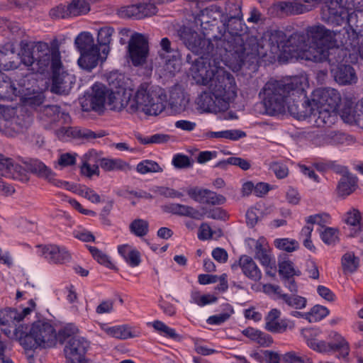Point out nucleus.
I'll return each mask as SVG.
<instances>
[{"label":"nucleus","instance_id":"obj_1","mask_svg":"<svg viewBox=\"0 0 363 363\" xmlns=\"http://www.w3.org/2000/svg\"><path fill=\"white\" fill-rule=\"evenodd\" d=\"M232 56L215 57L211 60L201 58L193 63L191 73L196 84L208 86L215 97L220 101L225 100L227 106L237 96V85L234 77L227 72L221 62Z\"/></svg>","mask_w":363,"mask_h":363},{"label":"nucleus","instance_id":"obj_2","mask_svg":"<svg viewBox=\"0 0 363 363\" xmlns=\"http://www.w3.org/2000/svg\"><path fill=\"white\" fill-rule=\"evenodd\" d=\"M234 57L236 65L241 67L245 61H252L257 57H264L269 52L272 54L286 52V35L279 30H267L258 39L257 37L244 34L235 39Z\"/></svg>","mask_w":363,"mask_h":363},{"label":"nucleus","instance_id":"obj_3","mask_svg":"<svg viewBox=\"0 0 363 363\" xmlns=\"http://www.w3.org/2000/svg\"><path fill=\"white\" fill-rule=\"evenodd\" d=\"M38 72L43 73L48 67L52 72L50 91L57 94H67L75 83V76L64 67L56 39L50 45L45 42L37 44Z\"/></svg>","mask_w":363,"mask_h":363},{"label":"nucleus","instance_id":"obj_4","mask_svg":"<svg viewBox=\"0 0 363 363\" xmlns=\"http://www.w3.org/2000/svg\"><path fill=\"white\" fill-rule=\"evenodd\" d=\"M303 80V75L286 77L280 79H269L259 93V95L262 94L267 113L271 116L284 113L292 92L300 90L299 87Z\"/></svg>","mask_w":363,"mask_h":363},{"label":"nucleus","instance_id":"obj_5","mask_svg":"<svg viewBox=\"0 0 363 363\" xmlns=\"http://www.w3.org/2000/svg\"><path fill=\"white\" fill-rule=\"evenodd\" d=\"M181 40L191 52L200 57L197 60L205 58L206 60H211L215 57L232 56L234 57V50L233 45L220 35H214L212 39H206L201 34L192 30L191 28H184L180 33Z\"/></svg>","mask_w":363,"mask_h":363},{"label":"nucleus","instance_id":"obj_6","mask_svg":"<svg viewBox=\"0 0 363 363\" xmlns=\"http://www.w3.org/2000/svg\"><path fill=\"white\" fill-rule=\"evenodd\" d=\"M16 330V336L25 350L46 349L56 345L55 328L49 321L38 320L30 326L21 324Z\"/></svg>","mask_w":363,"mask_h":363},{"label":"nucleus","instance_id":"obj_7","mask_svg":"<svg viewBox=\"0 0 363 363\" xmlns=\"http://www.w3.org/2000/svg\"><path fill=\"white\" fill-rule=\"evenodd\" d=\"M167 96L161 88H149L141 84L133 99H128L126 108L131 113L143 112L148 116H157L166 107Z\"/></svg>","mask_w":363,"mask_h":363},{"label":"nucleus","instance_id":"obj_8","mask_svg":"<svg viewBox=\"0 0 363 363\" xmlns=\"http://www.w3.org/2000/svg\"><path fill=\"white\" fill-rule=\"evenodd\" d=\"M321 9V18L323 21L340 26L347 21L351 26L362 27L363 26V9L349 13L347 8L341 6L337 0H325Z\"/></svg>","mask_w":363,"mask_h":363},{"label":"nucleus","instance_id":"obj_9","mask_svg":"<svg viewBox=\"0 0 363 363\" xmlns=\"http://www.w3.org/2000/svg\"><path fill=\"white\" fill-rule=\"evenodd\" d=\"M332 44L339 45L363 59V26L344 27L338 31H332Z\"/></svg>","mask_w":363,"mask_h":363},{"label":"nucleus","instance_id":"obj_10","mask_svg":"<svg viewBox=\"0 0 363 363\" xmlns=\"http://www.w3.org/2000/svg\"><path fill=\"white\" fill-rule=\"evenodd\" d=\"M307 84V79L303 76V80L300 90H296L292 92L291 97L287 102L286 109L289 113L294 118L302 120L311 115H315L317 106L312 101L311 96L310 98L306 96L305 86Z\"/></svg>","mask_w":363,"mask_h":363},{"label":"nucleus","instance_id":"obj_11","mask_svg":"<svg viewBox=\"0 0 363 363\" xmlns=\"http://www.w3.org/2000/svg\"><path fill=\"white\" fill-rule=\"evenodd\" d=\"M223 6V12L224 15V24L221 27H218V33L226 41L230 40V44L233 48H235V38L237 36H244L236 32H230L228 30V23L233 19H240L242 17L241 1L240 0H226Z\"/></svg>","mask_w":363,"mask_h":363},{"label":"nucleus","instance_id":"obj_12","mask_svg":"<svg viewBox=\"0 0 363 363\" xmlns=\"http://www.w3.org/2000/svg\"><path fill=\"white\" fill-rule=\"evenodd\" d=\"M157 8L151 0H132V4L120 7L117 14L123 18L143 19L156 14Z\"/></svg>","mask_w":363,"mask_h":363},{"label":"nucleus","instance_id":"obj_13","mask_svg":"<svg viewBox=\"0 0 363 363\" xmlns=\"http://www.w3.org/2000/svg\"><path fill=\"white\" fill-rule=\"evenodd\" d=\"M90 347V342L84 337L74 336L65 343L64 353L66 363H87L86 354Z\"/></svg>","mask_w":363,"mask_h":363},{"label":"nucleus","instance_id":"obj_14","mask_svg":"<svg viewBox=\"0 0 363 363\" xmlns=\"http://www.w3.org/2000/svg\"><path fill=\"white\" fill-rule=\"evenodd\" d=\"M128 51L134 66L143 65L146 62L149 54L147 38L140 33H135L129 40Z\"/></svg>","mask_w":363,"mask_h":363},{"label":"nucleus","instance_id":"obj_15","mask_svg":"<svg viewBox=\"0 0 363 363\" xmlns=\"http://www.w3.org/2000/svg\"><path fill=\"white\" fill-rule=\"evenodd\" d=\"M311 97L317 108H338L341 102L340 94L332 88L316 89L311 93Z\"/></svg>","mask_w":363,"mask_h":363},{"label":"nucleus","instance_id":"obj_16","mask_svg":"<svg viewBox=\"0 0 363 363\" xmlns=\"http://www.w3.org/2000/svg\"><path fill=\"white\" fill-rule=\"evenodd\" d=\"M182 189L186 193L190 199L199 203L215 206L223 204L226 201L224 196L197 186H189Z\"/></svg>","mask_w":363,"mask_h":363},{"label":"nucleus","instance_id":"obj_17","mask_svg":"<svg viewBox=\"0 0 363 363\" xmlns=\"http://www.w3.org/2000/svg\"><path fill=\"white\" fill-rule=\"evenodd\" d=\"M92 94L82 101V108L84 111H101L104 108L107 88L101 83H95L92 86Z\"/></svg>","mask_w":363,"mask_h":363},{"label":"nucleus","instance_id":"obj_18","mask_svg":"<svg viewBox=\"0 0 363 363\" xmlns=\"http://www.w3.org/2000/svg\"><path fill=\"white\" fill-rule=\"evenodd\" d=\"M104 152L95 149H90L82 158V164L80 167V173L89 178L94 175L100 176L99 167L101 160L104 159Z\"/></svg>","mask_w":363,"mask_h":363},{"label":"nucleus","instance_id":"obj_19","mask_svg":"<svg viewBox=\"0 0 363 363\" xmlns=\"http://www.w3.org/2000/svg\"><path fill=\"white\" fill-rule=\"evenodd\" d=\"M41 256L49 263L63 264L69 262L72 259L70 253L65 247H60L57 245H40Z\"/></svg>","mask_w":363,"mask_h":363},{"label":"nucleus","instance_id":"obj_20","mask_svg":"<svg viewBox=\"0 0 363 363\" xmlns=\"http://www.w3.org/2000/svg\"><path fill=\"white\" fill-rule=\"evenodd\" d=\"M20 65V57L16 52L15 44L9 41L0 45V69L5 71L13 70Z\"/></svg>","mask_w":363,"mask_h":363},{"label":"nucleus","instance_id":"obj_21","mask_svg":"<svg viewBox=\"0 0 363 363\" xmlns=\"http://www.w3.org/2000/svg\"><path fill=\"white\" fill-rule=\"evenodd\" d=\"M199 108L206 112L219 113L227 111L229 108L225 100L220 101L215 97L211 91L202 92L196 99Z\"/></svg>","mask_w":363,"mask_h":363},{"label":"nucleus","instance_id":"obj_22","mask_svg":"<svg viewBox=\"0 0 363 363\" xmlns=\"http://www.w3.org/2000/svg\"><path fill=\"white\" fill-rule=\"evenodd\" d=\"M22 81L23 84H21L18 89L8 76L0 73V100L13 101L14 97L21 96L24 91L30 90V88L24 87L25 82L29 81L28 77H25Z\"/></svg>","mask_w":363,"mask_h":363},{"label":"nucleus","instance_id":"obj_23","mask_svg":"<svg viewBox=\"0 0 363 363\" xmlns=\"http://www.w3.org/2000/svg\"><path fill=\"white\" fill-rule=\"evenodd\" d=\"M238 267L241 268L243 274L249 279L259 281L262 279V272L251 257L241 255L239 259L231 265V269L234 270Z\"/></svg>","mask_w":363,"mask_h":363},{"label":"nucleus","instance_id":"obj_24","mask_svg":"<svg viewBox=\"0 0 363 363\" xmlns=\"http://www.w3.org/2000/svg\"><path fill=\"white\" fill-rule=\"evenodd\" d=\"M161 208L164 213L189 217L195 220H201L205 215L204 213L200 212L192 206L181 203H172L162 206Z\"/></svg>","mask_w":363,"mask_h":363},{"label":"nucleus","instance_id":"obj_25","mask_svg":"<svg viewBox=\"0 0 363 363\" xmlns=\"http://www.w3.org/2000/svg\"><path fill=\"white\" fill-rule=\"evenodd\" d=\"M306 38L309 43L332 44V31L324 26L318 24L306 28Z\"/></svg>","mask_w":363,"mask_h":363},{"label":"nucleus","instance_id":"obj_26","mask_svg":"<svg viewBox=\"0 0 363 363\" xmlns=\"http://www.w3.org/2000/svg\"><path fill=\"white\" fill-rule=\"evenodd\" d=\"M123 77L117 73H111L107 78L109 88L107 89V103L108 105L113 104L120 99L121 96L125 94V87L123 82Z\"/></svg>","mask_w":363,"mask_h":363},{"label":"nucleus","instance_id":"obj_27","mask_svg":"<svg viewBox=\"0 0 363 363\" xmlns=\"http://www.w3.org/2000/svg\"><path fill=\"white\" fill-rule=\"evenodd\" d=\"M37 42L35 45L32 43L26 40H22L20 43V51L17 55L20 57L21 65L23 64L26 67L33 65L34 62L38 65V50Z\"/></svg>","mask_w":363,"mask_h":363},{"label":"nucleus","instance_id":"obj_28","mask_svg":"<svg viewBox=\"0 0 363 363\" xmlns=\"http://www.w3.org/2000/svg\"><path fill=\"white\" fill-rule=\"evenodd\" d=\"M363 140V138H359ZM311 142L315 145H332L339 149L354 144L363 145V141L357 140V138H311Z\"/></svg>","mask_w":363,"mask_h":363},{"label":"nucleus","instance_id":"obj_29","mask_svg":"<svg viewBox=\"0 0 363 363\" xmlns=\"http://www.w3.org/2000/svg\"><path fill=\"white\" fill-rule=\"evenodd\" d=\"M328 48L329 44L310 43L309 47L303 50L301 57L315 62L326 61Z\"/></svg>","mask_w":363,"mask_h":363},{"label":"nucleus","instance_id":"obj_30","mask_svg":"<svg viewBox=\"0 0 363 363\" xmlns=\"http://www.w3.org/2000/svg\"><path fill=\"white\" fill-rule=\"evenodd\" d=\"M281 315V311L277 308H272L269 311L265 317L266 326L265 328L274 333H284L288 328V320L283 319L278 321Z\"/></svg>","mask_w":363,"mask_h":363},{"label":"nucleus","instance_id":"obj_31","mask_svg":"<svg viewBox=\"0 0 363 363\" xmlns=\"http://www.w3.org/2000/svg\"><path fill=\"white\" fill-rule=\"evenodd\" d=\"M335 80L341 85L352 84L357 80L354 68L350 65H340L336 69H333Z\"/></svg>","mask_w":363,"mask_h":363},{"label":"nucleus","instance_id":"obj_32","mask_svg":"<svg viewBox=\"0 0 363 363\" xmlns=\"http://www.w3.org/2000/svg\"><path fill=\"white\" fill-rule=\"evenodd\" d=\"M104 330L109 336L121 340L138 337L141 334L139 330L128 325L110 326L104 328Z\"/></svg>","mask_w":363,"mask_h":363},{"label":"nucleus","instance_id":"obj_33","mask_svg":"<svg viewBox=\"0 0 363 363\" xmlns=\"http://www.w3.org/2000/svg\"><path fill=\"white\" fill-rule=\"evenodd\" d=\"M199 16L201 24L217 22L218 21H220L222 25L224 24L223 6L220 4H211L205 8L201 11Z\"/></svg>","mask_w":363,"mask_h":363},{"label":"nucleus","instance_id":"obj_34","mask_svg":"<svg viewBox=\"0 0 363 363\" xmlns=\"http://www.w3.org/2000/svg\"><path fill=\"white\" fill-rule=\"evenodd\" d=\"M330 341L327 342L329 352H339L342 357H347L350 352V344L346 339L335 331L329 335Z\"/></svg>","mask_w":363,"mask_h":363},{"label":"nucleus","instance_id":"obj_35","mask_svg":"<svg viewBox=\"0 0 363 363\" xmlns=\"http://www.w3.org/2000/svg\"><path fill=\"white\" fill-rule=\"evenodd\" d=\"M27 172L36 175L39 178L51 180L52 169L44 162L38 159H30L24 162Z\"/></svg>","mask_w":363,"mask_h":363},{"label":"nucleus","instance_id":"obj_36","mask_svg":"<svg viewBox=\"0 0 363 363\" xmlns=\"http://www.w3.org/2000/svg\"><path fill=\"white\" fill-rule=\"evenodd\" d=\"M18 311L16 308H5L0 310V326H7L4 333H11L10 328H13L16 335V328H18Z\"/></svg>","mask_w":363,"mask_h":363},{"label":"nucleus","instance_id":"obj_37","mask_svg":"<svg viewBox=\"0 0 363 363\" xmlns=\"http://www.w3.org/2000/svg\"><path fill=\"white\" fill-rule=\"evenodd\" d=\"M345 223L349 230L348 236L357 237L363 231V223L361 213L358 210L354 209L347 213Z\"/></svg>","mask_w":363,"mask_h":363},{"label":"nucleus","instance_id":"obj_38","mask_svg":"<svg viewBox=\"0 0 363 363\" xmlns=\"http://www.w3.org/2000/svg\"><path fill=\"white\" fill-rule=\"evenodd\" d=\"M357 183V178L350 172L343 174L337 186V194L343 197L350 195L355 190Z\"/></svg>","mask_w":363,"mask_h":363},{"label":"nucleus","instance_id":"obj_39","mask_svg":"<svg viewBox=\"0 0 363 363\" xmlns=\"http://www.w3.org/2000/svg\"><path fill=\"white\" fill-rule=\"evenodd\" d=\"M99 57V48L81 52V56L78 60V65L82 69L91 70L98 65Z\"/></svg>","mask_w":363,"mask_h":363},{"label":"nucleus","instance_id":"obj_40","mask_svg":"<svg viewBox=\"0 0 363 363\" xmlns=\"http://www.w3.org/2000/svg\"><path fill=\"white\" fill-rule=\"evenodd\" d=\"M100 167L104 172H126L129 164L121 158L104 157Z\"/></svg>","mask_w":363,"mask_h":363},{"label":"nucleus","instance_id":"obj_41","mask_svg":"<svg viewBox=\"0 0 363 363\" xmlns=\"http://www.w3.org/2000/svg\"><path fill=\"white\" fill-rule=\"evenodd\" d=\"M306 40V33H294L289 38H286V52H303Z\"/></svg>","mask_w":363,"mask_h":363},{"label":"nucleus","instance_id":"obj_42","mask_svg":"<svg viewBox=\"0 0 363 363\" xmlns=\"http://www.w3.org/2000/svg\"><path fill=\"white\" fill-rule=\"evenodd\" d=\"M89 252L91 255L93 259L96 261L99 264L113 271H118V269L113 263L111 257L106 253L100 250L95 246L86 245Z\"/></svg>","mask_w":363,"mask_h":363},{"label":"nucleus","instance_id":"obj_43","mask_svg":"<svg viewBox=\"0 0 363 363\" xmlns=\"http://www.w3.org/2000/svg\"><path fill=\"white\" fill-rule=\"evenodd\" d=\"M74 43L80 53L99 48L98 45L94 44L92 35L89 32H82L79 34L75 38Z\"/></svg>","mask_w":363,"mask_h":363},{"label":"nucleus","instance_id":"obj_44","mask_svg":"<svg viewBox=\"0 0 363 363\" xmlns=\"http://www.w3.org/2000/svg\"><path fill=\"white\" fill-rule=\"evenodd\" d=\"M223 313L218 315H213L209 316L206 323L211 325H220L226 322L230 316L234 313L233 307L228 303H223L221 305Z\"/></svg>","mask_w":363,"mask_h":363},{"label":"nucleus","instance_id":"obj_45","mask_svg":"<svg viewBox=\"0 0 363 363\" xmlns=\"http://www.w3.org/2000/svg\"><path fill=\"white\" fill-rule=\"evenodd\" d=\"M184 89L179 85L172 87L169 91V104L172 108L182 109L185 106Z\"/></svg>","mask_w":363,"mask_h":363},{"label":"nucleus","instance_id":"obj_46","mask_svg":"<svg viewBox=\"0 0 363 363\" xmlns=\"http://www.w3.org/2000/svg\"><path fill=\"white\" fill-rule=\"evenodd\" d=\"M79 332V328L74 323H67L64 327L60 328L58 332H56L55 329V335L56 337V344L59 342L60 345H63L69 338L77 336Z\"/></svg>","mask_w":363,"mask_h":363},{"label":"nucleus","instance_id":"obj_47","mask_svg":"<svg viewBox=\"0 0 363 363\" xmlns=\"http://www.w3.org/2000/svg\"><path fill=\"white\" fill-rule=\"evenodd\" d=\"M359 111L361 114L357 113V111L352 106L345 107L341 110V118L347 123L363 125V104L361 105Z\"/></svg>","mask_w":363,"mask_h":363},{"label":"nucleus","instance_id":"obj_48","mask_svg":"<svg viewBox=\"0 0 363 363\" xmlns=\"http://www.w3.org/2000/svg\"><path fill=\"white\" fill-rule=\"evenodd\" d=\"M337 108H317L315 110V115L318 113L317 122L319 125L322 123L330 126L337 118Z\"/></svg>","mask_w":363,"mask_h":363},{"label":"nucleus","instance_id":"obj_49","mask_svg":"<svg viewBox=\"0 0 363 363\" xmlns=\"http://www.w3.org/2000/svg\"><path fill=\"white\" fill-rule=\"evenodd\" d=\"M153 328L159 333L160 335L170 338L175 341H181L182 337L178 334L175 329L169 327L161 320H155L152 323Z\"/></svg>","mask_w":363,"mask_h":363},{"label":"nucleus","instance_id":"obj_50","mask_svg":"<svg viewBox=\"0 0 363 363\" xmlns=\"http://www.w3.org/2000/svg\"><path fill=\"white\" fill-rule=\"evenodd\" d=\"M346 51L347 50L339 45L329 44L328 55H327L326 61H328L330 65H338L344 61L347 55Z\"/></svg>","mask_w":363,"mask_h":363},{"label":"nucleus","instance_id":"obj_51","mask_svg":"<svg viewBox=\"0 0 363 363\" xmlns=\"http://www.w3.org/2000/svg\"><path fill=\"white\" fill-rule=\"evenodd\" d=\"M149 222L145 219L135 218L129 225L131 234L138 238H143L149 233Z\"/></svg>","mask_w":363,"mask_h":363},{"label":"nucleus","instance_id":"obj_52","mask_svg":"<svg viewBox=\"0 0 363 363\" xmlns=\"http://www.w3.org/2000/svg\"><path fill=\"white\" fill-rule=\"evenodd\" d=\"M114 33V29L112 27L106 26L101 28L98 32L97 40L100 46L104 47L102 52L107 55L109 52V44L111 41V37Z\"/></svg>","mask_w":363,"mask_h":363},{"label":"nucleus","instance_id":"obj_53","mask_svg":"<svg viewBox=\"0 0 363 363\" xmlns=\"http://www.w3.org/2000/svg\"><path fill=\"white\" fill-rule=\"evenodd\" d=\"M60 134L62 136H106L108 135L104 131L96 133L91 130H86L82 131L77 128L74 127H63L59 130Z\"/></svg>","mask_w":363,"mask_h":363},{"label":"nucleus","instance_id":"obj_54","mask_svg":"<svg viewBox=\"0 0 363 363\" xmlns=\"http://www.w3.org/2000/svg\"><path fill=\"white\" fill-rule=\"evenodd\" d=\"M191 302L198 305L200 307H203L206 305L212 304L218 301V297L214 294H203L201 295L199 291H194L191 293Z\"/></svg>","mask_w":363,"mask_h":363},{"label":"nucleus","instance_id":"obj_55","mask_svg":"<svg viewBox=\"0 0 363 363\" xmlns=\"http://www.w3.org/2000/svg\"><path fill=\"white\" fill-rule=\"evenodd\" d=\"M261 206L259 204L250 207L246 212V223L247 226L250 228L255 227L258 220H261L264 216V213L260 208Z\"/></svg>","mask_w":363,"mask_h":363},{"label":"nucleus","instance_id":"obj_56","mask_svg":"<svg viewBox=\"0 0 363 363\" xmlns=\"http://www.w3.org/2000/svg\"><path fill=\"white\" fill-rule=\"evenodd\" d=\"M280 298L289 306L296 309H302L306 306L307 299L298 295H289L288 294H280Z\"/></svg>","mask_w":363,"mask_h":363},{"label":"nucleus","instance_id":"obj_57","mask_svg":"<svg viewBox=\"0 0 363 363\" xmlns=\"http://www.w3.org/2000/svg\"><path fill=\"white\" fill-rule=\"evenodd\" d=\"M329 313L330 311L327 307L321 305H315L308 312V322L316 323L320 321L328 316Z\"/></svg>","mask_w":363,"mask_h":363},{"label":"nucleus","instance_id":"obj_58","mask_svg":"<svg viewBox=\"0 0 363 363\" xmlns=\"http://www.w3.org/2000/svg\"><path fill=\"white\" fill-rule=\"evenodd\" d=\"M281 9L286 14L298 15L308 11L310 9L300 2H284Z\"/></svg>","mask_w":363,"mask_h":363},{"label":"nucleus","instance_id":"obj_59","mask_svg":"<svg viewBox=\"0 0 363 363\" xmlns=\"http://www.w3.org/2000/svg\"><path fill=\"white\" fill-rule=\"evenodd\" d=\"M23 92H25V91ZM19 96L24 106L30 107L32 108L39 107L44 101V96L40 93L33 94L31 96H26L25 93H23Z\"/></svg>","mask_w":363,"mask_h":363},{"label":"nucleus","instance_id":"obj_60","mask_svg":"<svg viewBox=\"0 0 363 363\" xmlns=\"http://www.w3.org/2000/svg\"><path fill=\"white\" fill-rule=\"evenodd\" d=\"M136 170L138 172L145 174L150 172H161L162 167L157 162L145 160L139 162L137 165Z\"/></svg>","mask_w":363,"mask_h":363},{"label":"nucleus","instance_id":"obj_61","mask_svg":"<svg viewBox=\"0 0 363 363\" xmlns=\"http://www.w3.org/2000/svg\"><path fill=\"white\" fill-rule=\"evenodd\" d=\"M69 11L67 3L60 4L50 10L49 16L53 20L70 18Z\"/></svg>","mask_w":363,"mask_h":363},{"label":"nucleus","instance_id":"obj_62","mask_svg":"<svg viewBox=\"0 0 363 363\" xmlns=\"http://www.w3.org/2000/svg\"><path fill=\"white\" fill-rule=\"evenodd\" d=\"M274 245L277 248L287 252H294L299 247L298 241L289 238H277L274 240Z\"/></svg>","mask_w":363,"mask_h":363},{"label":"nucleus","instance_id":"obj_63","mask_svg":"<svg viewBox=\"0 0 363 363\" xmlns=\"http://www.w3.org/2000/svg\"><path fill=\"white\" fill-rule=\"evenodd\" d=\"M338 230L331 227H325V230L320 233V239L326 245H335L338 241Z\"/></svg>","mask_w":363,"mask_h":363},{"label":"nucleus","instance_id":"obj_64","mask_svg":"<svg viewBox=\"0 0 363 363\" xmlns=\"http://www.w3.org/2000/svg\"><path fill=\"white\" fill-rule=\"evenodd\" d=\"M283 363H313L310 358L301 357L294 351H290L284 353L281 356Z\"/></svg>","mask_w":363,"mask_h":363}]
</instances>
